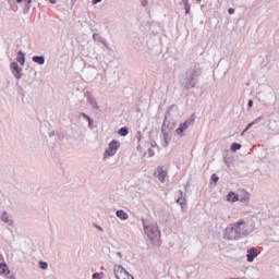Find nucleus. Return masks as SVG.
Here are the masks:
<instances>
[{"label":"nucleus","instance_id":"obj_33","mask_svg":"<svg viewBox=\"0 0 279 279\" xmlns=\"http://www.w3.org/2000/svg\"><path fill=\"white\" fill-rule=\"evenodd\" d=\"M184 9H185V14H191V4H185Z\"/></svg>","mask_w":279,"mask_h":279},{"label":"nucleus","instance_id":"obj_3","mask_svg":"<svg viewBox=\"0 0 279 279\" xmlns=\"http://www.w3.org/2000/svg\"><path fill=\"white\" fill-rule=\"evenodd\" d=\"M235 227L238 228V232L240 233V236L245 238L250 236L255 230L254 220L250 218H244L235 222Z\"/></svg>","mask_w":279,"mask_h":279},{"label":"nucleus","instance_id":"obj_20","mask_svg":"<svg viewBox=\"0 0 279 279\" xmlns=\"http://www.w3.org/2000/svg\"><path fill=\"white\" fill-rule=\"evenodd\" d=\"M1 221H4V223H9V226H12V219H10V215H8L7 211L2 213Z\"/></svg>","mask_w":279,"mask_h":279},{"label":"nucleus","instance_id":"obj_38","mask_svg":"<svg viewBox=\"0 0 279 279\" xmlns=\"http://www.w3.org/2000/svg\"><path fill=\"white\" fill-rule=\"evenodd\" d=\"M135 136H136L137 141H141V138H142V133H141V131H137Z\"/></svg>","mask_w":279,"mask_h":279},{"label":"nucleus","instance_id":"obj_18","mask_svg":"<svg viewBox=\"0 0 279 279\" xmlns=\"http://www.w3.org/2000/svg\"><path fill=\"white\" fill-rule=\"evenodd\" d=\"M260 121H263V117H258L253 122L248 123L247 126L242 132V134H245V132H247V130H250L253 125H256V123H260Z\"/></svg>","mask_w":279,"mask_h":279},{"label":"nucleus","instance_id":"obj_9","mask_svg":"<svg viewBox=\"0 0 279 279\" xmlns=\"http://www.w3.org/2000/svg\"><path fill=\"white\" fill-rule=\"evenodd\" d=\"M113 274L117 279H122L124 276H126L129 272L123 268L121 265H114L113 266Z\"/></svg>","mask_w":279,"mask_h":279},{"label":"nucleus","instance_id":"obj_54","mask_svg":"<svg viewBox=\"0 0 279 279\" xmlns=\"http://www.w3.org/2000/svg\"><path fill=\"white\" fill-rule=\"evenodd\" d=\"M156 145V143L155 144H153V147Z\"/></svg>","mask_w":279,"mask_h":279},{"label":"nucleus","instance_id":"obj_30","mask_svg":"<svg viewBox=\"0 0 279 279\" xmlns=\"http://www.w3.org/2000/svg\"><path fill=\"white\" fill-rule=\"evenodd\" d=\"M81 117H83V119H86V121H89V122L93 121V118H90L88 114H86L84 112L81 113Z\"/></svg>","mask_w":279,"mask_h":279},{"label":"nucleus","instance_id":"obj_8","mask_svg":"<svg viewBox=\"0 0 279 279\" xmlns=\"http://www.w3.org/2000/svg\"><path fill=\"white\" fill-rule=\"evenodd\" d=\"M83 75L85 80L90 82V80H94L95 75H97V69H95V66H88L83 71Z\"/></svg>","mask_w":279,"mask_h":279},{"label":"nucleus","instance_id":"obj_41","mask_svg":"<svg viewBox=\"0 0 279 279\" xmlns=\"http://www.w3.org/2000/svg\"><path fill=\"white\" fill-rule=\"evenodd\" d=\"M92 3L93 5H97V3H101V0H93Z\"/></svg>","mask_w":279,"mask_h":279},{"label":"nucleus","instance_id":"obj_37","mask_svg":"<svg viewBox=\"0 0 279 279\" xmlns=\"http://www.w3.org/2000/svg\"><path fill=\"white\" fill-rule=\"evenodd\" d=\"M253 107H254V100H248L247 108H253Z\"/></svg>","mask_w":279,"mask_h":279},{"label":"nucleus","instance_id":"obj_19","mask_svg":"<svg viewBox=\"0 0 279 279\" xmlns=\"http://www.w3.org/2000/svg\"><path fill=\"white\" fill-rule=\"evenodd\" d=\"M33 62L40 65L45 64V56H34Z\"/></svg>","mask_w":279,"mask_h":279},{"label":"nucleus","instance_id":"obj_13","mask_svg":"<svg viewBox=\"0 0 279 279\" xmlns=\"http://www.w3.org/2000/svg\"><path fill=\"white\" fill-rule=\"evenodd\" d=\"M256 256H258V251L256 250V247H251L247 251L246 259L248 263H254V259L256 258Z\"/></svg>","mask_w":279,"mask_h":279},{"label":"nucleus","instance_id":"obj_25","mask_svg":"<svg viewBox=\"0 0 279 279\" xmlns=\"http://www.w3.org/2000/svg\"><path fill=\"white\" fill-rule=\"evenodd\" d=\"M186 202L185 197H179L175 199V204H179V206H181V209H184V203Z\"/></svg>","mask_w":279,"mask_h":279},{"label":"nucleus","instance_id":"obj_29","mask_svg":"<svg viewBox=\"0 0 279 279\" xmlns=\"http://www.w3.org/2000/svg\"><path fill=\"white\" fill-rule=\"evenodd\" d=\"M39 267H40V269H48V267H49V264H47V262H43V260H40L39 262Z\"/></svg>","mask_w":279,"mask_h":279},{"label":"nucleus","instance_id":"obj_45","mask_svg":"<svg viewBox=\"0 0 279 279\" xmlns=\"http://www.w3.org/2000/svg\"><path fill=\"white\" fill-rule=\"evenodd\" d=\"M183 1V5H190L189 0H182Z\"/></svg>","mask_w":279,"mask_h":279},{"label":"nucleus","instance_id":"obj_11","mask_svg":"<svg viewBox=\"0 0 279 279\" xmlns=\"http://www.w3.org/2000/svg\"><path fill=\"white\" fill-rule=\"evenodd\" d=\"M172 133H166V131H161V145L162 147H169V143H171Z\"/></svg>","mask_w":279,"mask_h":279},{"label":"nucleus","instance_id":"obj_6","mask_svg":"<svg viewBox=\"0 0 279 279\" xmlns=\"http://www.w3.org/2000/svg\"><path fill=\"white\" fill-rule=\"evenodd\" d=\"M121 144L117 140H113L109 143V147L105 150L104 154V160L107 158H111V156H114L117 154V149H119Z\"/></svg>","mask_w":279,"mask_h":279},{"label":"nucleus","instance_id":"obj_48","mask_svg":"<svg viewBox=\"0 0 279 279\" xmlns=\"http://www.w3.org/2000/svg\"><path fill=\"white\" fill-rule=\"evenodd\" d=\"M94 121L92 119V121H88V126L90 128V125H93Z\"/></svg>","mask_w":279,"mask_h":279},{"label":"nucleus","instance_id":"obj_40","mask_svg":"<svg viewBox=\"0 0 279 279\" xmlns=\"http://www.w3.org/2000/svg\"><path fill=\"white\" fill-rule=\"evenodd\" d=\"M228 14H234V8H229L228 9Z\"/></svg>","mask_w":279,"mask_h":279},{"label":"nucleus","instance_id":"obj_22","mask_svg":"<svg viewBox=\"0 0 279 279\" xmlns=\"http://www.w3.org/2000/svg\"><path fill=\"white\" fill-rule=\"evenodd\" d=\"M104 60L106 64H112V62H114V57L112 56V53H108L104 57Z\"/></svg>","mask_w":279,"mask_h":279},{"label":"nucleus","instance_id":"obj_53","mask_svg":"<svg viewBox=\"0 0 279 279\" xmlns=\"http://www.w3.org/2000/svg\"><path fill=\"white\" fill-rule=\"evenodd\" d=\"M156 145V143L155 144H153V147Z\"/></svg>","mask_w":279,"mask_h":279},{"label":"nucleus","instance_id":"obj_15","mask_svg":"<svg viewBox=\"0 0 279 279\" xmlns=\"http://www.w3.org/2000/svg\"><path fill=\"white\" fill-rule=\"evenodd\" d=\"M16 62H19L21 66H25V53L21 50L17 52Z\"/></svg>","mask_w":279,"mask_h":279},{"label":"nucleus","instance_id":"obj_47","mask_svg":"<svg viewBox=\"0 0 279 279\" xmlns=\"http://www.w3.org/2000/svg\"><path fill=\"white\" fill-rule=\"evenodd\" d=\"M50 3L54 4V3H58V0H49Z\"/></svg>","mask_w":279,"mask_h":279},{"label":"nucleus","instance_id":"obj_55","mask_svg":"<svg viewBox=\"0 0 279 279\" xmlns=\"http://www.w3.org/2000/svg\"><path fill=\"white\" fill-rule=\"evenodd\" d=\"M156 145V143L155 144H153V147Z\"/></svg>","mask_w":279,"mask_h":279},{"label":"nucleus","instance_id":"obj_12","mask_svg":"<svg viewBox=\"0 0 279 279\" xmlns=\"http://www.w3.org/2000/svg\"><path fill=\"white\" fill-rule=\"evenodd\" d=\"M93 39L95 43H100L101 45H104V47H106V49H110V46H108V41L104 37H101V35L99 33H94Z\"/></svg>","mask_w":279,"mask_h":279},{"label":"nucleus","instance_id":"obj_35","mask_svg":"<svg viewBox=\"0 0 279 279\" xmlns=\"http://www.w3.org/2000/svg\"><path fill=\"white\" fill-rule=\"evenodd\" d=\"M121 279H134V276L130 275V272H129V274L124 275Z\"/></svg>","mask_w":279,"mask_h":279},{"label":"nucleus","instance_id":"obj_36","mask_svg":"<svg viewBox=\"0 0 279 279\" xmlns=\"http://www.w3.org/2000/svg\"><path fill=\"white\" fill-rule=\"evenodd\" d=\"M94 228H97L99 232H104V228L97 223L94 225Z\"/></svg>","mask_w":279,"mask_h":279},{"label":"nucleus","instance_id":"obj_10","mask_svg":"<svg viewBox=\"0 0 279 279\" xmlns=\"http://www.w3.org/2000/svg\"><path fill=\"white\" fill-rule=\"evenodd\" d=\"M85 97H87V101L92 106V108H94V110H99V105L97 104V99H95V96H93L90 92H86Z\"/></svg>","mask_w":279,"mask_h":279},{"label":"nucleus","instance_id":"obj_39","mask_svg":"<svg viewBox=\"0 0 279 279\" xmlns=\"http://www.w3.org/2000/svg\"><path fill=\"white\" fill-rule=\"evenodd\" d=\"M250 201V194H246L243 198L242 202H248Z\"/></svg>","mask_w":279,"mask_h":279},{"label":"nucleus","instance_id":"obj_34","mask_svg":"<svg viewBox=\"0 0 279 279\" xmlns=\"http://www.w3.org/2000/svg\"><path fill=\"white\" fill-rule=\"evenodd\" d=\"M93 279H101V274H99V272H94V274H93Z\"/></svg>","mask_w":279,"mask_h":279},{"label":"nucleus","instance_id":"obj_1","mask_svg":"<svg viewBox=\"0 0 279 279\" xmlns=\"http://www.w3.org/2000/svg\"><path fill=\"white\" fill-rule=\"evenodd\" d=\"M201 75L202 66L199 65V63H195L185 71L184 77L180 81L182 88H185V90H191V88H195V86L199 84Z\"/></svg>","mask_w":279,"mask_h":279},{"label":"nucleus","instance_id":"obj_43","mask_svg":"<svg viewBox=\"0 0 279 279\" xmlns=\"http://www.w3.org/2000/svg\"><path fill=\"white\" fill-rule=\"evenodd\" d=\"M180 196L179 197H184V192L182 190L179 191Z\"/></svg>","mask_w":279,"mask_h":279},{"label":"nucleus","instance_id":"obj_50","mask_svg":"<svg viewBox=\"0 0 279 279\" xmlns=\"http://www.w3.org/2000/svg\"><path fill=\"white\" fill-rule=\"evenodd\" d=\"M201 25H204V21L201 22Z\"/></svg>","mask_w":279,"mask_h":279},{"label":"nucleus","instance_id":"obj_7","mask_svg":"<svg viewBox=\"0 0 279 279\" xmlns=\"http://www.w3.org/2000/svg\"><path fill=\"white\" fill-rule=\"evenodd\" d=\"M10 69L15 80H21V77H23V68L19 66L16 61L11 62Z\"/></svg>","mask_w":279,"mask_h":279},{"label":"nucleus","instance_id":"obj_42","mask_svg":"<svg viewBox=\"0 0 279 279\" xmlns=\"http://www.w3.org/2000/svg\"><path fill=\"white\" fill-rule=\"evenodd\" d=\"M148 3H149V1H147V0H143L142 1V5L145 8V5H148Z\"/></svg>","mask_w":279,"mask_h":279},{"label":"nucleus","instance_id":"obj_26","mask_svg":"<svg viewBox=\"0 0 279 279\" xmlns=\"http://www.w3.org/2000/svg\"><path fill=\"white\" fill-rule=\"evenodd\" d=\"M5 271H8V264L1 263L0 264V276H3V274H5Z\"/></svg>","mask_w":279,"mask_h":279},{"label":"nucleus","instance_id":"obj_44","mask_svg":"<svg viewBox=\"0 0 279 279\" xmlns=\"http://www.w3.org/2000/svg\"><path fill=\"white\" fill-rule=\"evenodd\" d=\"M117 256H119V258H123V254L121 252H117Z\"/></svg>","mask_w":279,"mask_h":279},{"label":"nucleus","instance_id":"obj_21","mask_svg":"<svg viewBox=\"0 0 279 279\" xmlns=\"http://www.w3.org/2000/svg\"><path fill=\"white\" fill-rule=\"evenodd\" d=\"M158 180L161 182L167 180V171L162 170V168H159Z\"/></svg>","mask_w":279,"mask_h":279},{"label":"nucleus","instance_id":"obj_24","mask_svg":"<svg viewBox=\"0 0 279 279\" xmlns=\"http://www.w3.org/2000/svg\"><path fill=\"white\" fill-rule=\"evenodd\" d=\"M184 132H186V129H184L182 124H180L175 130V134H178V136H184Z\"/></svg>","mask_w":279,"mask_h":279},{"label":"nucleus","instance_id":"obj_4","mask_svg":"<svg viewBox=\"0 0 279 279\" xmlns=\"http://www.w3.org/2000/svg\"><path fill=\"white\" fill-rule=\"evenodd\" d=\"M225 239L227 241H239L240 239H242L241 233H239V229L235 223L226 228Z\"/></svg>","mask_w":279,"mask_h":279},{"label":"nucleus","instance_id":"obj_28","mask_svg":"<svg viewBox=\"0 0 279 279\" xmlns=\"http://www.w3.org/2000/svg\"><path fill=\"white\" fill-rule=\"evenodd\" d=\"M191 123H193V120H185L183 123H181V125H182L185 130H189V125H191Z\"/></svg>","mask_w":279,"mask_h":279},{"label":"nucleus","instance_id":"obj_32","mask_svg":"<svg viewBox=\"0 0 279 279\" xmlns=\"http://www.w3.org/2000/svg\"><path fill=\"white\" fill-rule=\"evenodd\" d=\"M211 182H219V177L216 173L211 174Z\"/></svg>","mask_w":279,"mask_h":279},{"label":"nucleus","instance_id":"obj_14","mask_svg":"<svg viewBox=\"0 0 279 279\" xmlns=\"http://www.w3.org/2000/svg\"><path fill=\"white\" fill-rule=\"evenodd\" d=\"M116 215L119 219H121V221H128V219H130V216L123 209L117 210Z\"/></svg>","mask_w":279,"mask_h":279},{"label":"nucleus","instance_id":"obj_16","mask_svg":"<svg viewBox=\"0 0 279 279\" xmlns=\"http://www.w3.org/2000/svg\"><path fill=\"white\" fill-rule=\"evenodd\" d=\"M227 202H239V194L234 193V192H229L227 195Z\"/></svg>","mask_w":279,"mask_h":279},{"label":"nucleus","instance_id":"obj_49","mask_svg":"<svg viewBox=\"0 0 279 279\" xmlns=\"http://www.w3.org/2000/svg\"><path fill=\"white\" fill-rule=\"evenodd\" d=\"M9 279H16V277H14V276H10V277H9Z\"/></svg>","mask_w":279,"mask_h":279},{"label":"nucleus","instance_id":"obj_52","mask_svg":"<svg viewBox=\"0 0 279 279\" xmlns=\"http://www.w3.org/2000/svg\"><path fill=\"white\" fill-rule=\"evenodd\" d=\"M197 2L202 1V0H196Z\"/></svg>","mask_w":279,"mask_h":279},{"label":"nucleus","instance_id":"obj_51","mask_svg":"<svg viewBox=\"0 0 279 279\" xmlns=\"http://www.w3.org/2000/svg\"><path fill=\"white\" fill-rule=\"evenodd\" d=\"M0 258H3V255H0Z\"/></svg>","mask_w":279,"mask_h":279},{"label":"nucleus","instance_id":"obj_23","mask_svg":"<svg viewBox=\"0 0 279 279\" xmlns=\"http://www.w3.org/2000/svg\"><path fill=\"white\" fill-rule=\"evenodd\" d=\"M119 136H128L130 134V131L128 130V126H122L118 131Z\"/></svg>","mask_w":279,"mask_h":279},{"label":"nucleus","instance_id":"obj_2","mask_svg":"<svg viewBox=\"0 0 279 279\" xmlns=\"http://www.w3.org/2000/svg\"><path fill=\"white\" fill-rule=\"evenodd\" d=\"M142 222L144 232L146 236H148L150 243L157 247L160 246L162 242H160V228H158V223L147 219H142Z\"/></svg>","mask_w":279,"mask_h":279},{"label":"nucleus","instance_id":"obj_5","mask_svg":"<svg viewBox=\"0 0 279 279\" xmlns=\"http://www.w3.org/2000/svg\"><path fill=\"white\" fill-rule=\"evenodd\" d=\"M170 116H171V112L167 111L163 119V123L161 125V132L173 134V130H175V120L173 119L169 120Z\"/></svg>","mask_w":279,"mask_h":279},{"label":"nucleus","instance_id":"obj_27","mask_svg":"<svg viewBox=\"0 0 279 279\" xmlns=\"http://www.w3.org/2000/svg\"><path fill=\"white\" fill-rule=\"evenodd\" d=\"M239 149H241V144L234 142L231 144V151H239Z\"/></svg>","mask_w":279,"mask_h":279},{"label":"nucleus","instance_id":"obj_46","mask_svg":"<svg viewBox=\"0 0 279 279\" xmlns=\"http://www.w3.org/2000/svg\"><path fill=\"white\" fill-rule=\"evenodd\" d=\"M148 151L150 157L154 156V150H151V148H149Z\"/></svg>","mask_w":279,"mask_h":279},{"label":"nucleus","instance_id":"obj_31","mask_svg":"<svg viewBox=\"0 0 279 279\" xmlns=\"http://www.w3.org/2000/svg\"><path fill=\"white\" fill-rule=\"evenodd\" d=\"M36 74H37L36 70L34 69L29 70V75H32V80H36Z\"/></svg>","mask_w":279,"mask_h":279},{"label":"nucleus","instance_id":"obj_17","mask_svg":"<svg viewBox=\"0 0 279 279\" xmlns=\"http://www.w3.org/2000/svg\"><path fill=\"white\" fill-rule=\"evenodd\" d=\"M16 3H23V1L26 3L25 8H24V14H27V12H29V9L32 8L31 3L32 0H15Z\"/></svg>","mask_w":279,"mask_h":279}]
</instances>
